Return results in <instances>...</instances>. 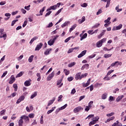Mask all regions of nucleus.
<instances>
[{
  "instance_id": "1",
  "label": "nucleus",
  "mask_w": 126,
  "mask_h": 126,
  "mask_svg": "<svg viewBox=\"0 0 126 126\" xmlns=\"http://www.w3.org/2000/svg\"><path fill=\"white\" fill-rule=\"evenodd\" d=\"M106 41H107V38H103L100 40L98 41L97 42H96V47L97 48H100V47H102L103 43H105Z\"/></svg>"
},
{
  "instance_id": "2",
  "label": "nucleus",
  "mask_w": 126,
  "mask_h": 126,
  "mask_svg": "<svg viewBox=\"0 0 126 126\" xmlns=\"http://www.w3.org/2000/svg\"><path fill=\"white\" fill-rule=\"evenodd\" d=\"M83 107H81V106H78L73 109V112L75 114H76V113H79L80 111H83Z\"/></svg>"
},
{
  "instance_id": "3",
  "label": "nucleus",
  "mask_w": 126,
  "mask_h": 126,
  "mask_svg": "<svg viewBox=\"0 0 126 126\" xmlns=\"http://www.w3.org/2000/svg\"><path fill=\"white\" fill-rule=\"evenodd\" d=\"M67 107V104H65L64 105L62 106L60 108H59L58 109H56L55 111V114H58L60 111H62L63 110H64L65 108Z\"/></svg>"
},
{
  "instance_id": "4",
  "label": "nucleus",
  "mask_w": 126,
  "mask_h": 126,
  "mask_svg": "<svg viewBox=\"0 0 126 126\" xmlns=\"http://www.w3.org/2000/svg\"><path fill=\"white\" fill-rule=\"evenodd\" d=\"M123 64V63L121 62L117 61L115 63H113L111 64V66H116V67H118L119 65H122Z\"/></svg>"
},
{
  "instance_id": "5",
  "label": "nucleus",
  "mask_w": 126,
  "mask_h": 126,
  "mask_svg": "<svg viewBox=\"0 0 126 126\" xmlns=\"http://www.w3.org/2000/svg\"><path fill=\"white\" fill-rule=\"evenodd\" d=\"M54 76H55V71H53L52 72V73L51 74H50L47 78V81H50V80H52V79H53V77H54Z\"/></svg>"
},
{
  "instance_id": "6",
  "label": "nucleus",
  "mask_w": 126,
  "mask_h": 126,
  "mask_svg": "<svg viewBox=\"0 0 126 126\" xmlns=\"http://www.w3.org/2000/svg\"><path fill=\"white\" fill-rule=\"evenodd\" d=\"M21 119L24 120L26 124L29 123V117L26 116V115H23L21 117Z\"/></svg>"
},
{
  "instance_id": "7",
  "label": "nucleus",
  "mask_w": 126,
  "mask_h": 126,
  "mask_svg": "<svg viewBox=\"0 0 126 126\" xmlns=\"http://www.w3.org/2000/svg\"><path fill=\"white\" fill-rule=\"evenodd\" d=\"M32 81V80L29 79V80L26 81L24 82V85L26 87H28V86H30L31 85V82Z\"/></svg>"
},
{
  "instance_id": "8",
  "label": "nucleus",
  "mask_w": 126,
  "mask_h": 126,
  "mask_svg": "<svg viewBox=\"0 0 126 126\" xmlns=\"http://www.w3.org/2000/svg\"><path fill=\"white\" fill-rule=\"evenodd\" d=\"M42 47H43V44L42 42H40L36 45V47L35 48V51H40L42 48Z\"/></svg>"
},
{
  "instance_id": "9",
  "label": "nucleus",
  "mask_w": 126,
  "mask_h": 126,
  "mask_svg": "<svg viewBox=\"0 0 126 126\" xmlns=\"http://www.w3.org/2000/svg\"><path fill=\"white\" fill-rule=\"evenodd\" d=\"M24 99H25V96L21 95L17 100L16 104H19L20 102L22 101H24Z\"/></svg>"
},
{
  "instance_id": "10",
  "label": "nucleus",
  "mask_w": 126,
  "mask_h": 126,
  "mask_svg": "<svg viewBox=\"0 0 126 126\" xmlns=\"http://www.w3.org/2000/svg\"><path fill=\"white\" fill-rule=\"evenodd\" d=\"M81 72H80L75 75V79H76V80H78V79H79V80H81Z\"/></svg>"
},
{
  "instance_id": "11",
  "label": "nucleus",
  "mask_w": 126,
  "mask_h": 126,
  "mask_svg": "<svg viewBox=\"0 0 126 126\" xmlns=\"http://www.w3.org/2000/svg\"><path fill=\"white\" fill-rule=\"evenodd\" d=\"M122 28H123V24H120L119 26L115 27L114 28H113L112 30L113 31H115L116 30H120L122 29Z\"/></svg>"
},
{
  "instance_id": "12",
  "label": "nucleus",
  "mask_w": 126,
  "mask_h": 126,
  "mask_svg": "<svg viewBox=\"0 0 126 126\" xmlns=\"http://www.w3.org/2000/svg\"><path fill=\"white\" fill-rule=\"evenodd\" d=\"M86 53H87V50H84L78 56V59H80V58H82L84 56H85L86 54Z\"/></svg>"
},
{
  "instance_id": "13",
  "label": "nucleus",
  "mask_w": 126,
  "mask_h": 126,
  "mask_svg": "<svg viewBox=\"0 0 126 126\" xmlns=\"http://www.w3.org/2000/svg\"><path fill=\"white\" fill-rule=\"evenodd\" d=\"M80 37H81L80 40L82 41L84 39H86L87 38V33H85L83 34V33H81L80 34Z\"/></svg>"
},
{
  "instance_id": "14",
  "label": "nucleus",
  "mask_w": 126,
  "mask_h": 126,
  "mask_svg": "<svg viewBox=\"0 0 126 126\" xmlns=\"http://www.w3.org/2000/svg\"><path fill=\"white\" fill-rule=\"evenodd\" d=\"M91 80V79L90 78L88 79L86 83H82L83 87H87V86H88L90 84Z\"/></svg>"
},
{
  "instance_id": "15",
  "label": "nucleus",
  "mask_w": 126,
  "mask_h": 126,
  "mask_svg": "<svg viewBox=\"0 0 126 126\" xmlns=\"http://www.w3.org/2000/svg\"><path fill=\"white\" fill-rule=\"evenodd\" d=\"M84 69H89V64H85L82 66L81 70H84Z\"/></svg>"
},
{
  "instance_id": "16",
  "label": "nucleus",
  "mask_w": 126,
  "mask_h": 126,
  "mask_svg": "<svg viewBox=\"0 0 126 126\" xmlns=\"http://www.w3.org/2000/svg\"><path fill=\"white\" fill-rule=\"evenodd\" d=\"M14 81H15V77H14V75L11 76L10 80L9 82V84H12Z\"/></svg>"
},
{
  "instance_id": "17",
  "label": "nucleus",
  "mask_w": 126,
  "mask_h": 126,
  "mask_svg": "<svg viewBox=\"0 0 126 126\" xmlns=\"http://www.w3.org/2000/svg\"><path fill=\"white\" fill-rule=\"evenodd\" d=\"M55 101H56V97H53V99L49 100L47 104L48 107L51 106V105H52Z\"/></svg>"
},
{
  "instance_id": "18",
  "label": "nucleus",
  "mask_w": 126,
  "mask_h": 126,
  "mask_svg": "<svg viewBox=\"0 0 126 126\" xmlns=\"http://www.w3.org/2000/svg\"><path fill=\"white\" fill-rule=\"evenodd\" d=\"M86 20V18H85V16H83L81 18V19H79L78 20V22L79 23V24H81L82 23H83V22H84V21H85Z\"/></svg>"
},
{
  "instance_id": "19",
  "label": "nucleus",
  "mask_w": 126,
  "mask_h": 126,
  "mask_svg": "<svg viewBox=\"0 0 126 126\" xmlns=\"http://www.w3.org/2000/svg\"><path fill=\"white\" fill-rule=\"evenodd\" d=\"M53 49L52 48H48L44 52V55L45 56H48V55L51 53V51Z\"/></svg>"
},
{
  "instance_id": "20",
  "label": "nucleus",
  "mask_w": 126,
  "mask_h": 126,
  "mask_svg": "<svg viewBox=\"0 0 126 126\" xmlns=\"http://www.w3.org/2000/svg\"><path fill=\"white\" fill-rule=\"evenodd\" d=\"M69 24H70V22L65 21L63 24L61 25V27H62V28H63L65 27V26H68V25H69Z\"/></svg>"
},
{
  "instance_id": "21",
  "label": "nucleus",
  "mask_w": 126,
  "mask_h": 126,
  "mask_svg": "<svg viewBox=\"0 0 126 126\" xmlns=\"http://www.w3.org/2000/svg\"><path fill=\"white\" fill-rule=\"evenodd\" d=\"M45 6H44L39 11V15H36L37 16H40V15H43V13L45 11Z\"/></svg>"
},
{
  "instance_id": "22",
  "label": "nucleus",
  "mask_w": 126,
  "mask_h": 126,
  "mask_svg": "<svg viewBox=\"0 0 126 126\" xmlns=\"http://www.w3.org/2000/svg\"><path fill=\"white\" fill-rule=\"evenodd\" d=\"M112 126H122V123L119 122V121H117Z\"/></svg>"
},
{
  "instance_id": "23",
  "label": "nucleus",
  "mask_w": 126,
  "mask_h": 126,
  "mask_svg": "<svg viewBox=\"0 0 126 126\" xmlns=\"http://www.w3.org/2000/svg\"><path fill=\"white\" fill-rule=\"evenodd\" d=\"M124 97H125V96L124 95L118 96V97H117V98H116V101L117 102H120V100H122V99H123V98H124Z\"/></svg>"
},
{
  "instance_id": "24",
  "label": "nucleus",
  "mask_w": 126,
  "mask_h": 126,
  "mask_svg": "<svg viewBox=\"0 0 126 126\" xmlns=\"http://www.w3.org/2000/svg\"><path fill=\"white\" fill-rule=\"evenodd\" d=\"M48 44L49 46H53L55 44V41L52 39H51L48 41Z\"/></svg>"
},
{
  "instance_id": "25",
  "label": "nucleus",
  "mask_w": 126,
  "mask_h": 126,
  "mask_svg": "<svg viewBox=\"0 0 126 126\" xmlns=\"http://www.w3.org/2000/svg\"><path fill=\"white\" fill-rule=\"evenodd\" d=\"M107 97H108V94L107 93H104L101 95V98L103 99V100L107 99Z\"/></svg>"
},
{
  "instance_id": "26",
  "label": "nucleus",
  "mask_w": 126,
  "mask_h": 126,
  "mask_svg": "<svg viewBox=\"0 0 126 126\" xmlns=\"http://www.w3.org/2000/svg\"><path fill=\"white\" fill-rule=\"evenodd\" d=\"M37 39H38V37L37 36H34V37H33L30 41V44L31 45H32V44H33V42H34V41H35V40H37Z\"/></svg>"
},
{
  "instance_id": "27",
  "label": "nucleus",
  "mask_w": 126,
  "mask_h": 126,
  "mask_svg": "<svg viewBox=\"0 0 126 126\" xmlns=\"http://www.w3.org/2000/svg\"><path fill=\"white\" fill-rule=\"evenodd\" d=\"M76 26H77V25L74 24V25L72 26L71 28L69 29V32H71L73 31V30H74L75 28H76Z\"/></svg>"
},
{
  "instance_id": "28",
  "label": "nucleus",
  "mask_w": 126,
  "mask_h": 126,
  "mask_svg": "<svg viewBox=\"0 0 126 126\" xmlns=\"http://www.w3.org/2000/svg\"><path fill=\"white\" fill-rule=\"evenodd\" d=\"M24 74V72L21 71L16 76V78H18V77H21L22 75Z\"/></svg>"
},
{
  "instance_id": "29",
  "label": "nucleus",
  "mask_w": 126,
  "mask_h": 126,
  "mask_svg": "<svg viewBox=\"0 0 126 126\" xmlns=\"http://www.w3.org/2000/svg\"><path fill=\"white\" fill-rule=\"evenodd\" d=\"M33 59H34V55L31 56L28 59L29 63H32L33 62Z\"/></svg>"
},
{
  "instance_id": "30",
  "label": "nucleus",
  "mask_w": 126,
  "mask_h": 126,
  "mask_svg": "<svg viewBox=\"0 0 126 126\" xmlns=\"http://www.w3.org/2000/svg\"><path fill=\"white\" fill-rule=\"evenodd\" d=\"M119 7H120V6L118 5L115 8V9L117 11V12H121V11H122L123 10V8L120 9Z\"/></svg>"
},
{
  "instance_id": "31",
  "label": "nucleus",
  "mask_w": 126,
  "mask_h": 126,
  "mask_svg": "<svg viewBox=\"0 0 126 126\" xmlns=\"http://www.w3.org/2000/svg\"><path fill=\"white\" fill-rule=\"evenodd\" d=\"M75 64H76V63L72 62L68 64V67H72V66H74Z\"/></svg>"
},
{
  "instance_id": "32",
  "label": "nucleus",
  "mask_w": 126,
  "mask_h": 126,
  "mask_svg": "<svg viewBox=\"0 0 126 126\" xmlns=\"http://www.w3.org/2000/svg\"><path fill=\"white\" fill-rule=\"evenodd\" d=\"M36 96H37V92H34L31 96V99H34Z\"/></svg>"
},
{
  "instance_id": "33",
  "label": "nucleus",
  "mask_w": 126,
  "mask_h": 126,
  "mask_svg": "<svg viewBox=\"0 0 126 126\" xmlns=\"http://www.w3.org/2000/svg\"><path fill=\"white\" fill-rule=\"evenodd\" d=\"M95 124H97V122H95L94 120L92 121H91L89 124V126H93L94 125H95Z\"/></svg>"
},
{
  "instance_id": "34",
  "label": "nucleus",
  "mask_w": 126,
  "mask_h": 126,
  "mask_svg": "<svg viewBox=\"0 0 126 126\" xmlns=\"http://www.w3.org/2000/svg\"><path fill=\"white\" fill-rule=\"evenodd\" d=\"M6 37H7L6 33H4L3 35H0V38H3L4 40H6Z\"/></svg>"
},
{
  "instance_id": "35",
  "label": "nucleus",
  "mask_w": 126,
  "mask_h": 126,
  "mask_svg": "<svg viewBox=\"0 0 126 126\" xmlns=\"http://www.w3.org/2000/svg\"><path fill=\"white\" fill-rule=\"evenodd\" d=\"M23 119H21L19 120V122H18V125H19V126H22V125H23Z\"/></svg>"
},
{
  "instance_id": "36",
  "label": "nucleus",
  "mask_w": 126,
  "mask_h": 126,
  "mask_svg": "<svg viewBox=\"0 0 126 126\" xmlns=\"http://www.w3.org/2000/svg\"><path fill=\"white\" fill-rule=\"evenodd\" d=\"M36 76L38 77L37 81H40V80H41V74L39 73H37L36 74Z\"/></svg>"
},
{
  "instance_id": "37",
  "label": "nucleus",
  "mask_w": 126,
  "mask_h": 126,
  "mask_svg": "<svg viewBox=\"0 0 126 126\" xmlns=\"http://www.w3.org/2000/svg\"><path fill=\"white\" fill-rule=\"evenodd\" d=\"M107 4L105 6L106 8H108V7H109V6H110V4L111 3V0H107Z\"/></svg>"
},
{
  "instance_id": "38",
  "label": "nucleus",
  "mask_w": 126,
  "mask_h": 126,
  "mask_svg": "<svg viewBox=\"0 0 126 126\" xmlns=\"http://www.w3.org/2000/svg\"><path fill=\"white\" fill-rule=\"evenodd\" d=\"M105 32H106V30H103V32H102V33H101L99 34V35L98 36V39H100L101 37H102V36H103V35L105 34Z\"/></svg>"
},
{
  "instance_id": "39",
  "label": "nucleus",
  "mask_w": 126,
  "mask_h": 126,
  "mask_svg": "<svg viewBox=\"0 0 126 126\" xmlns=\"http://www.w3.org/2000/svg\"><path fill=\"white\" fill-rule=\"evenodd\" d=\"M13 88H14V91H17V89H18V87L17 86V85L16 84H14L13 85Z\"/></svg>"
},
{
  "instance_id": "40",
  "label": "nucleus",
  "mask_w": 126,
  "mask_h": 126,
  "mask_svg": "<svg viewBox=\"0 0 126 126\" xmlns=\"http://www.w3.org/2000/svg\"><path fill=\"white\" fill-rule=\"evenodd\" d=\"M111 57H112V54H105L104 55V57L105 59H108V58H111Z\"/></svg>"
},
{
  "instance_id": "41",
  "label": "nucleus",
  "mask_w": 126,
  "mask_h": 126,
  "mask_svg": "<svg viewBox=\"0 0 126 126\" xmlns=\"http://www.w3.org/2000/svg\"><path fill=\"white\" fill-rule=\"evenodd\" d=\"M115 97L114 96H110L109 97V102H113V101H115Z\"/></svg>"
},
{
  "instance_id": "42",
  "label": "nucleus",
  "mask_w": 126,
  "mask_h": 126,
  "mask_svg": "<svg viewBox=\"0 0 126 126\" xmlns=\"http://www.w3.org/2000/svg\"><path fill=\"white\" fill-rule=\"evenodd\" d=\"M63 71L65 75H68L69 74V70L66 69H64Z\"/></svg>"
},
{
  "instance_id": "43",
  "label": "nucleus",
  "mask_w": 126,
  "mask_h": 126,
  "mask_svg": "<svg viewBox=\"0 0 126 126\" xmlns=\"http://www.w3.org/2000/svg\"><path fill=\"white\" fill-rule=\"evenodd\" d=\"M93 103L94 102L93 101H91L89 103H88V106L91 109L92 108V106H93Z\"/></svg>"
},
{
  "instance_id": "44",
  "label": "nucleus",
  "mask_w": 126,
  "mask_h": 126,
  "mask_svg": "<svg viewBox=\"0 0 126 126\" xmlns=\"http://www.w3.org/2000/svg\"><path fill=\"white\" fill-rule=\"evenodd\" d=\"M111 20V17H108L107 19L104 20L105 23H111V22H110Z\"/></svg>"
},
{
  "instance_id": "45",
  "label": "nucleus",
  "mask_w": 126,
  "mask_h": 126,
  "mask_svg": "<svg viewBox=\"0 0 126 126\" xmlns=\"http://www.w3.org/2000/svg\"><path fill=\"white\" fill-rule=\"evenodd\" d=\"M91 118H94V114H91V115H89L86 118V120H87V119H88V120H90V119H91Z\"/></svg>"
},
{
  "instance_id": "46",
  "label": "nucleus",
  "mask_w": 126,
  "mask_h": 126,
  "mask_svg": "<svg viewBox=\"0 0 126 126\" xmlns=\"http://www.w3.org/2000/svg\"><path fill=\"white\" fill-rule=\"evenodd\" d=\"M87 75H88V73H85L84 74H82L81 75V79H82V78H84V77H86V76H87Z\"/></svg>"
},
{
  "instance_id": "47",
  "label": "nucleus",
  "mask_w": 126,
  "mask_h": 126,
  "mask_svg": "<svg viewBox=\"0 0 126 126\" xmlns=\"http://www.w3.org/2000/svg\"><path fill=\"white\" fill-rule=\"evenodd\" d=\"M99 119H100V117H99V116H96V117H94V120L96 123H97V122H98V121H99Z\"/></svg>"
},
{
  "instance_id": "48",
  "label": "nucleus",
  "mask_w": 126,
  "mask_h": 126,
  "mask_svg": "<svg viewBox=\"0 0 126 126\" xmlns=\"http://www.w3.org/2000/svg\"><path fill=\"white\" fill-rule=\"evenodd\" d=\"M62 98H63V95H59L58 99V102H62V101H63V100L62 99Z\"/></svg>"
},
{
  "instance_id": "49",
  "label": "nucleus",
  "mask_w": 126,
  "mask_h": 126,
  "mask_svg": "<svg viewBox=\"0 0 126 126\" xmlns=\"http://www.w3.org/2000/svg\"><path fill=\"white\" fill-rule=\"evenodd\" d=\"M43 119H44V117H43V116H41L40 118V123L41 125H43V124H44Z\"/></svg>"
},
{
  "instance_id": "50",
  "label": "nucleus",
  "mask_w": 126,
  "mask_h": 126,
  "mask_svg": "<svg viewBox=\"0 0 126 126\" xmlns=\"http://www.w3.org/2000/svg\"><path fill=\"white\" fill-rule=\"evenodd\" d=\"M7 74V71H5L3 73L2 75L1 76V78H3Z\"/></svg>"
},
{
  "instance_id": "51",
  "label": "nucleus",
  "mask_w": 126,
  "mask_h": 126,
  "mask_svg": "<svg viewBox=\"0 0 126 126\" xmlns=\"http://www.w3.org/2000/svg\"><path fill=\"white\" fill-rule=\"evenodd\" d=\"M76 92V90H75V89L74 88V89H73L71 90V94L72 95H74V94H75Z\"/></svg>"
},
{
  "instance_id": "52",
  "label": "nucleus",
  "mask_w": 126,
  "mask_h": 126,
  "mask_svg": "<svg viewBox=\"0 0 126 126\" xmlns=\"http://www.w3.org/2000/svg\"><path fill=\"white\" fill-rule=\"evenodd\" d=\"M62 10H63V8H62L61 9H59L57 13L55 14V16H57V15H58V14H60V13H61Z\"/></svg>"
},
{
  "instance_id": "53",
  "label": "nucleus",
  "mask_w": 126,
  "mask_h": 126,
  "mask_svg": "<svg viewBox=\"0 0 126 126\" xmlns=\"http://www.w3.org/2000/svg\"><path fill=\"white\" fill-rule=\"evenodd\" d=\"M29 117L30 118V119H33V118H34V117H35V114L32 113V114H29Z\"/></svg>"
},
{
  "instance_id": "54",
  "label": "nucleus",
  "mask_w": 126,
  "mask_h": 126,
  "mask_svg": "<svg viewBox=\"0 0 126 126\" xmlns=\"http://www.w3.org/2000/svg\"><path fill=\"white\" fill-rule=\"evenodd\" d=\"M115 115V113L111 112V113H109L106 114L107 117H112V116H114Z\"/></svg>"
},
{
  "instance_id": "55",
  "label": "nucleus",
  "mask_w": 126,
  "mask_h": 126,
  "mask_svg": "<svg viewBox=\"0 0 126 126\" xmlns=\"http://www.w3.org/2000/svg\"><path fill=\"white\" fill-rule=\"evenodd\" d=\"M6 110H3L0 112V114L1 116H3L4 114L5 113Z\"/></svg>"
},
{
  "instance_id": "56",
  "label": "nucleus",
  "mask_w": 126,
  "mask_h": 126,
  "mask_svg": "<svg viewBox=\"0 0 126 126\" xmlns=\"http://www.w3.org/2000/svg\"><path fill=\"white\" fill-rule=\"evenodd\" d=\"M17 21H18V20H13L12 22V23H11V26H13L15 23H16V22H17Z\"/></svg>"
},
{
  "instance_id": "57",
  "label": "nucleus",
  "mask_w": 126,
  "mask_h": 126,
  "mask_svg": "<svg viewBox=\"0 0 126 126\" xmlns=\"http://www.w3.org/2000/svg\"><path fill=\"white\" fill-rule=\"evenodd\" d=\"M31 6V5H29L28 6H25V9H26V10L29 11L30 10V7Z\"/></svg>"
},
{
  "instance_id": "58",
  "label": "nucleus",
  "mask_w": 126,
  "mask_h": 126,
  "mask_svg": "<svg viewBox=\"0 0 126 126\" xmlns=\"http://www.w3.org/2000/svg\"><path fill=\"white\" fill-rule=\"evenodd\" d=\"M53 25H54V24H53L52 22L50 23L47 26V28H51V27H53Z\"/></svg>"
},
{
  "instance_id": "59",
  "label": "nucleus",
  "mask_w": 126,
  "mask_h": 126,
  "mask_svg": "<svg viewBox=\"0 0 126 126\" xmlns=\"http://www.w3.org/2000/svg\"><path fill=\"white\" fill-rule=\"evenodd\" d=\"M102 9H99L98 11L96 12V15H99V14H101L102 13Z\"/></svg>"
},
{
  "instance_id": "60",
  "label": "nucleus",
  "mask_w": 126,
  "mask_h": 126,
  "mask_svg": "<svg viewBox=\"0 0 126 126\" xmlns=\"http://www.w3.org/2000/svg\"><path fill=\"white\" fill-rule=\"evenodd\" d=\"M4 60H5V55H4L2 58H1L0 60V63H2V62H3V61H4Z\"/></svg>"
},
{
  "instance_id": "61",
  "label": "nucleus",
  "mask_w": 126,
  "mask_h": 126,
  "mask_svg": "<svg viewBox=\"0 0 126 126\" xmlns=\"http://www.w3.org/2000/svg\"><path fill=\"white\" fill-rule=\"evenodd\" d=\"M114 70H110L107 74V75H110V74H111V73H113V72H114Z\"/></svg>"
},
{
  "instance_id": "62",
  "label": "nucleus",
  "mask_w": 126,
  "mask_h": 126,
  "mask_svg": "<svg viewBox=\"0 0 126 126\" xmlns=\"http://www.w3.org/2000/svg\"><path fill=\"white\" fill-rule=\"evenodd\" d=\"M73 48L69 49L67 52L68 54H70V53H72L73 52Z\"/></svg>"
},
{
  "instance_id": "63",
  "label": "nucleus",
  "mask_w": 126,
  "mask_h": 126,
  "mask_svg": "<svg viewBox=\"0 0 126 126\" xmlns=\"http://www.w3.org/2000/svg\"><path fill=\"white\" fill-rule=\"evenodd\" d=\"M51 13L52 11H51L47 12L45 15V17H47V16H49V15H50V14H51Z\"/></svg>"
},
{
  "instance_id": "64",
  "label": "nucleus",
  "mask_w": 126,
  "mask_h": 126,
  "mask_svg": "<svg viewBox=\"0 0 126 126\" xmlns=\"http://www.w3.org/2000/svg\"><path fill=\"white\" fill-rule=\"evenodd\" d=\"M90 109L91 108L88 106H86V108H85V111L86 112H88Z\"/></svg>"
}]
</instances>
